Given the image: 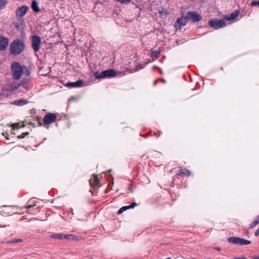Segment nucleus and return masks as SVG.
<instances>
[{
    "label": "nucleus",
    "mask_w": 259,
    "mask_h": 259,
    "mask_svg": "<svg viewBox=\"0 0 259 259\" xmlns=\"http://www.w3.org/2000/svg\"><path fill=\"white\" fill-rule=\"evenodd\" d=\"M17 128H18L19 127L24 126V125L23 124V123H21L17 122Z\"/></svg>",
    "instance_id": "2f4dec72"
},
{
    "label": "nucleus",
    "mask_w": 259,
    "mask_h": 259,
    "mask_svg": "<svg viewBox=\"0 0 259 259\" xmlns=\"http://www.w3.org/2000/svg\"><path fill=\"white\" fill-rule=\"evenodd\" d=\"M180 173L184 175H187L188 176L190 174V172L189 171H187L186 172H184L182 170H180Z\"/></svg>",
    "instance_id": "7c9ffc66"
},
{
    "label": "nucleus",
    "mask_w": 259,
    "mask_h": 259,
    "mask_svg": "<svg viewBox=\"0 0 259 259\" xmlns=\"http://www.w3.org/2000/svg\"><path fill=\"white\" fill-rule=\"evenodd\" d=\"M10 52L13 55H16V41L14 40L10 45Z\"/></svg>",
    "instance_id": "6ab92c4d"
},
{
    "label": "nucleus",
    "mask_w": 259,
    "mask_h": 259,
    "mask_svg": "<svg viewBox=\"0 0 259 259\" xmlns=\"http://www.w3.org/2000/svg\"><path fill=\"white\" fill-rule=\"evenodd\" d=\"M14 209L13 207L10 206H5L3 208V212L6 214H10L11 212H12L11 210Z\"/></svg>",
    "instance_id": "4be33fe9"
},
{
    "label": "nucleus",
    "mask_w": 259,
    "mask_h": 259,
    "mask_svg": "<svg viewBox=\"0 0 259 259\" xmlns=\"http://www.w3.org/2000/svg\"><path fill=\"white\" fill-rule=\"evenodd\" d=\"M251 5L253 6H259V1H253L251 3Z\"/></svg>",
    "instance_id": "c756f323"
},
{
    "label": "nucleus",
    "mask_w": 259,
    "mask_h": 259,
    "mask_svg": "<svg viewBox=\"0 0 259 259\" xmlns=\"http://www.w3.org/2000/svg\"><path fill=\"white\" fill-rule=\"evenodd\" d=\"M257 224H258V223L257 222V220H255L254 221H253L250 225V226H249V228L250 229H252L253 228H254L256 225H257Z\"/></svg>",
    "instance_id": "a878e982"
},
{
    "label": "nucleus",
    "mask_w": 259,
    "mask_h": 259,
    "mask_svg": "<svg viewBox=\"0 0 259 259\" xmlns=\"http://www.w3.org/2000/svg\"><path fill=\"white\" fill-rule=\"evenodd\" d=\"M156 81L155 80V81H154V85H155V84H156Z\"/></svg>",
    "instance_id": "c03bdc74"
},
{
    "label": "nucleus",
    "mask_w": 259,
    "mask_h": 259,
    "mask_svg": "<svg viewBox=\"0 0 259 259\" xmlns=\"http://www.w3.org/2000/svg\"><path fill=\"white\" fill-rule=\"evenodd\" d=\"M253 259H259V256H253Z\"/></svg>",
    "instance_id": "e433bc0d"
},
{
    "label": "nucleus",
    "mask_w": 259,
    "mask_h": 259,
    "mask_svg": "<svg viewBox=\"0 0 259 259\" xmlns=\"http://www.w3.org/2000/svg\"><path fill=\"white\" fill-rule=\"evenodd\" d=\"M214 249L218 250V251H221V248L220 247H215L214 248Z\"/></svg>",
    "instance_id": "f704fd0d"
},
{
    "label": "nucleus",
    "mask_w": 259,
    "mask_h": 259,
    "mask_svg": "<svg viewBox=\"0 0 259 259\" xmlns=\"http://www.w3.org/2000/svg\"><path fill=\"white\" fill-rule=\"evenodd\" d=\"M209 24L210 26L215 29H220L226 26V23L224 20L212 19L209 21Z\"/></svg>",
    "instance_id": "20e7f679"
},
{
    "label": "nucleus",
    "mask_w": 259,
    "mask_h": 259,
    "mask_svg": "<svg viewBox=\"0 0 259 259\" xmlns=\"http://www.w3.org/2000/svg\"><path fill=\"white\" fill-rule=\"evenodd\" d=\"M16 86L15 85V86L12 87L11 88H10L9 90H15L16 89Z\"/></svg>",
    "instance_id": "c9c22d12"
},
{
    "label": "nucleus",
    "mask_w": 259,
    "mask_h": 259,
    "mask_svg": "<svg viewBox=\"0 0 259 259\" xmlns=\"http://www.w3.org/2000/svg\"><path fill=\"white\" fill-rule=\"evenodd\" d=\"M187 18L188 19L193 22H198L201 19V16L196 12H190L188 13Z\"/></svg>",
    "instance_id": "6e6552de"
},
{
    "label": "nucleus",
    "mask_w": 259,
    "mask_h": 259,
    "mask_svg": "<svg viewBox=\"0 0 259 259\" xmlns=\"http://www.w3.org/2000/svg\"><path fill=\"white\" fill-rule=\"evenodd\" d=\"M25 49L24 42L23 40H17V54L21 53Z\"/></svg>",
    "instance_id": "2eb2a0df"
},
{
    "label": "nucleus",
    "mask_w": 259,
    "mask_h": 259,
    "mask_svg": "<svg viewBox=\"0 0 259 259\" xmlns=\"http://www.w3.org/2000/svg\"><path fill=\"white\" fill-rule=\"evenodd\" d=\"M30 71L26 67L20 66L17 63V92H23L29 89L28 81Z\"/></svg>",
    "instance_id": "f257e3e1"
},
{
    "label": "nucleus",
    "mask_w": 259,
    "mask_h": 259,
    "mask_svg": "<svg viewBox=\"0 0 259 259\" xmlns=\"http://www.w3.org/2000/svg\"><path fill=\"white\" fill-rule=\"evenodd\" d=\"M162 81L163 82H165V80H164V79H162Z\"/></svg>",
    "instance_id": "a18cd8bd"
},
{
    "label": "nucleus",
    "mask_w": 259,
    "mask_h": 259,
    "mask_svg": "<svg viewBox=\"0 0 259 259\" xmlns=\"http://www.w3.org/2000/svg\"><path fill=\"white\" fill-rule=\"evenodd\" d=\"M28 135V133L25 132V133H23L21 135L18 136L17 138L21 139V138H24L25 136Z\"/></svg>",
    "instance_id": "bb28decb"
},
{
    "label": "nucleus",
    "mask_w": 259,
    "mask_h": 259,
    "mask_svg": "<svg viewBox=\"0 0 259 259\" xmlns=\"http://www.w3.org/2000/svg\"><path fill=\"white\" fill-rule=\"evenodd\" d=\"M228 240L230 243L239 245H247L251 243V242L248 240L237 237H230Z\"/></svg>",
    "instance_id": "7ed1b4c3"
},
{
    "label": "nucleus",
    "mask_w": 259,
    "mask_h": 259,
    "mask_svg": "<svg viewBox=\"0 0 259 259\" xmlns=\"http://www.w3.org/2000/svg\"><path fill=\"white\" fill-rule=\"evenodd\" d=\"M155 68H157L158 69V68L156 67V66L153 67V69H155Z\"/></svg>",
    "instance_id": "37998d69"
},
{
    "label": "nucleus",
    "mask_w": 259,
    "mask_h": 259,
    "mask_svg": "<svg viewBox=\"0 0 259 259\" xmlns=\"http://www.w3.org/2000/svg\"><path fill=\"white\" fill-rule=\"evenodd\" d=\"M158 69L159 70V72H160V74H162V70L160 69H159V68H158Z\"/></svg>",
    "instance_id": "58836bf2"
},
{
    "label": "nucleus",
    "mask_w": 259,
    "mask_h": 259,
    "mask_svg": "<svg viewBox=\"0 0 259 259\" xmlns=\"http://www.w3.org/2000/svg\"><path fill=\"white\" fill-rule=\"evenodd\" d=\"M51 238H55L57 239H67V240H76L77 239V237L71 234H53L50 236Z\"/></svg>",
    "instance_id": "39448f33"
},
{
    "label": "nucleus",
    "mask_w": 259,
    "mask_h": 259,
    "mask_svg": "<svg viewBox=\"0 0 259 259\" xmlns=\"http://www.w3.org/2000/svg\"><path fill=\"white\" fill-rule=\"evenodd\" d=\"M8 40L7 38L0 37V51L4 50L8 45Z\"/></svg>",
    "instance_id": "f8f14e48"
},
{
    "label": "nucleus",
    "mask_w": 259,
    "mask_h": 259,
    "mask_svg": "<svg viewBox=\"0 0 259 259\" xmlns=\"http://www.w3.org/2000/svg\"><path fill=\"white\" fill-rule=\"evenodd\" d=\"M159 13H160V14L161 15H162L163 14H164V13L165 14V12H160Z\"/></svg>",
    "instance_id": "a19ab883"
},
{
    "label": "nucleus",
    "mask_w": 259,
    "mask_h": 259,
    "mask_svg": "<svg viewBox=\"0 0 259 259\" xmlns=\"http://www.w3.org/2000/svg\"><path fill=\"white\" fill-rule=\"evenodd\" d=\"M27 103H28V102L26 100H25V99L18 100H17V106H21L26 105V104H27Z\"/></svg>",
    "instance_id": "b1692460"
},
{
    "label": "nucleus",
    "mask_w": 259,
    "mask_h": 259,
    "mask_svg": "<svg viewBox=\"0 0 259 259\" xmlns=\"http://www.w3.org/2000/svg\"><path fill=\"white\" fill-rule=\"evenodd\" d=\"M1 126H2V125H0V127H1Z\"/></svg>",
    "instance_id": "de8ad7c7"
},
{
    "label": "nucleus",
    "mask_w": 259,
    "mask_h": 259,
    "mask_svg": "<svg viewBox=\"0 0 259 259\" xmlns=\"http://www.w3.org/2000/svg\"><path fill=\"white\" fill-rule=\"evenodd\" d=\"M116 75V72L113 69L105 70L100 73L99 72H96L94 73V76L97 79L114 77Z\"/></svg>",
    "instance_id": "f03ea898"
},
{
    "label": "nucleus",
    "mask_w": 259,
    "mask_h": 259,
    "mask_svg": "<svg viewBox=\"0 0 259 259\" xmlns=\"http://www.w3.org/2000/svg\"><path fill=\"white\" fill-rule=\"evenodd\" d=\"M83 83L82 80H78L76 82H68L66 86L69 88L79 87Z\"/></svg>",
    "instance_id": "dca6fc26"
},
{
    "label": "nucleus",
    "mask_w": 259,
    "mask_h": 259,
    "mask_svg": "<svg viewBox=\"0 0 259 259\" xmlns=\"http://www.w3.org/2000/svg\"><path fill=\"white\" fill-rule=\"evenodd\" d=\"M99 178L97 175H93V177L90 180V185L92 187L97 186L99 184Z\"/></svg>",
    "instance_id": "f3484780"
},
{
    "label": "nucleus",
    "mask_w": 259,
    "mask_h": 259,
    "mask_svg": "<svg viewBox=\"0 0 259 259\" xmlns=\"http://www.w3.org/2000/svg\"><path fill=\"white\" fill-rule=\"evenodd\" d=\"M41 43V39L38 35H33L32 37V46L35 52L39 51L40 49V45Z\"/></svg>",
    "instance_id": "423d86ee"
},
{
    "label": "nucleus",
    "mask_w": 259,
    "mask_h": 259,
    "mask_svg": "<svg viewBox=\"0 0 259 259\" xmlns=\"http://www.w3.org/2000/svg\"><path fill=\"white\" fill-rule=\"evenodd\" d=\"M28 10V7L23 6L17 10V16L23 17Z\"/></svg>",
    "instance_id": "4468645a"
},
{
    "label": "nucleus",
    "mask_w": 259,
    "mask_h": 259,
    "mask_svg": "<svg viewBox=\"0 0 259 259\" xmlns=\"http://www.w3.org/2000/svg\"><path fill=\"white\" fill-rule=\"evenodd\" d=\"M25 27H26V26H25V22L23 19H17V29L18 28L20 29L22 37H23L25 36V33L24 32V29H25Z\"/></svg>",
    "instance_id": "9b49d317"
},
{
    "label": "nucleus",
    "mask_w": 259,
    "mask_h": 259,
    "mask_svg": "<svg viewBox=\"0 0 259 259\" xmlns=\"http://www.w3.org/2000/svg\"><path fill=\"white\" fill-rule=\"evenodd\" d=\"M12 73L13 74V76L14 78H16V62H14L12 63Z\"/></svg>",
    "instance_id": "aec40b11"
},
{
    "label": "nucleus",
    "mask_w": 259,
    "mask_h": 259,
    "mask_svg": "<svg viewBox=\"0 0 259 259\" xmlns=\"http://www.w3.org/2000/svg\"><path fill=\"white\" fill-rule=\"evenodd\" d=\"M32 9L35 12H37L39 11L37 3L35 1L32 2Z\"/></svg>",
    "instance_id": "412c9836"
},
{
    "label": "nucleus",
    "mask_w": 259,
    "mask_h": 259,
    "mask_svg": "<svg viewBox=\"0 0 259 259\" xmlns=\"http://www.w3.org/2000/svg\"><path fill=\"white\" fill-rule=\"evenodd\" d=\"M144 65H143L142 64H139L137 66L135 69H129L128 71L130 73H133V72H135V71H139V70L143 69L144 68Z\"/></svg>",
    "instance_id": "5701e85b"
},
{
    "label": "nucleus",
    "mask_w": 259,
    "mask_h": 259,
    "mask_svg": "<svg viewBox=\"0 0 259 259\" xmlns=\"http://www.w3.org/2000/svg\"><path fill=\"white\" fill-rule=\"evenodd\" d=\"M136 205H137V203L136 202H133L130 205L123 206L118 210V213L120 214L128 209L134 208Z\"/></svg>",
    "instance_id": "a211bd4d"
},
{
    "label": "nucleus",
    "mask_w": 259,
    "mask_h": 259,
    "mask_svg": "<svg viewBox=\"0 0 259 259\" xmlns=\"http://www.w3.org/2000/svg\"><path fill=\"white\" fill-rule=\"evenodd\" d=\"M15 125V123L12 124V126H9V128H10V130L6 132V133H3V135L6 138L7 140H11L12 142L14 143L15 140V133L12 132V131L14 130V126Z\"/></svg>",
    "instance_id": "0eeeda50"
},
{
    "label": "nucleus",
    "mask_w": 259,
    "mask_h": 259,
    "mask_svg": "<svg viewBox=\"0 0 259 259\" xmlns=\"http://www.w3.org/2000/svg\"><path fill=\"white\" fill-rule=\"evenodd\" d=\"M239 11H236L231 14L230 15L225 16L224 17V20L226 21L232 20L236 19L239 16Z\"/></svg>",
    "instance_id": "ddd939ff"
},
{
    "label": "nucleus",
    "mask_w": 259,
    "mask_h": 259,
    "mask_svg": "<svg viewBox=\"0 0 259 259\" xmlns=\"http://www.w3.org/2000/svg\"><path fill=\"white\" fill-rule=\"evenodd\" d=\"M116 1L119 2L120 3H122V4H126V3H129L130 2V0H116Z\"/></svg>",
    "instance_id": "cd10ccee"
},
{
    "label": "nucleus",
    "mask_w": 259,
    "mask_h": 259,
    "mask_svg": "<svg viewBox=\"0 0 259 259\" xmlns=\"http://www.w3.org/2000/svg\"><path fill=\"white\" fill-rule=\"evenodd\" d=\"M7 3V0H0V10L4 9Z\"/></svg>",
    "instance_id": "393cba45"
},
{
    "label": "nucleus",
    "mask_w": 259,
    "mask_h": 259,
    "mask_svg": "<svg viewBox=\"0 0 259 259\" xmlns=\"http://www.w3.org/2000/svg\"><path fill=\"white\" fill-rule=\"evenodd\" d=\"M254 235L255 236H258L259 235V228L255 231Z\"/></svg>",
    "instance_id": "473e14b6"
},
{
    "label": "nucleus",
    "mask_w": 259,
    "mask_h": 259,
    "mask_svg": "<svg viewBox=\"0 0 259 259\" xmlns=\"http://www.w3.org/2000/svg\"><path fill=\"white\" fill-rule=\"evenodd\" d=\"M256 220H257V222H258V224H259V215L257 217V218H256Z\"/></svg>",
    "instance_id": "4c0bfd02"
},
{
    "label": "nucleus",
    "mask_w": 259,
    "mask_h": 259,
    "mask_svg": "<svg viewBox=\"0 0 259 259\" xmlns=\"http://www.w3.org/2000/svg\"><path fill=\"white\" fill-rule=\"evenodd\" d=\"M187 17L182 16L177 19L175 23V27L176 29H180L183 26H184L188 22Z\"/></svg>",
    "instance_id": "1a4fd4ad"
},
{
    "label": "nucleus",
    "mask_w": 259,
    "mask_h": 259,
    "mask_svg": "<svg viewBox=\"0 0 259 259\" xmlns=\"http://www.w3.org/2000/svg\"><path fill=\"white\" fill-rule=\"evenodd\" d=\"M21 241H22L21 239H17V242H21Z\"/></svg>",
    "instance_id": "79ce46f5"
},
{
    "label": "nucleus",
    "mask_w": 259,
    "mask_h": 259,
    "mask_svg": "<svg viewBox=\"0 0 259 259\" xmlns=\"http://www.w3.org/2000/svg\"><path fill=\"white\" fill-rule=\"evenodd\" d=\"M234 259H247V258L244 256H242V257H235Z\"/></svg>",
    "instance_id": "72a5a7b5"
},
{
    "label": "nucleus",
    "mask_w": 259,
    "mask_h": 259,
    "mask_svg": "<svg viewBox=\"0 0 259 259\" xmlns=\"http://www.w3.org/2000/svg\"><path fill=\"white\" fill-rule=\"evenodd\" d=\"M152 54L153 56L157 57L158 56V55L159 54V52L155 51H152Z\"/></svg>",
    "instance_id": "c85d7f7f"
},
{
    "label": "nucleus",
    "mask_w": 259,
    "mask_h": 259,
    "mask_svg": "<svg viewBox=\"0 0 259 259\" xmlns=\"http://www.w3.org/2000/svg\"><path fill=\"white\" fill-rule=\"evenodd\" d=\"M33 205H28V206H27V207H28V208H31V207H33Z\"/></svg>",
    "instance_id": "ea45409f"
},
{
    "label": "nucleus",
    "mask_w": 259,
    "mask_h": 259,
    "mask_svg": "<svg viewBox=\"0 0 259 259\" xmlns=\"http://www.w3.org/2000/svg\"><path fill=\"white\" fill-rule=\"evenodd\" d=\"M165 259H170V257H167V258H166Z\"/></svg>",
    "instance_id": "49530a36"
},
{
    "label": "nucleus",
    "mask_w": 259,
    "mask_h": 259,
    "mask_svg": "<svg viewBox=\"0 0 259 259\" xmlns=\"http://www.w3.org/2000/svg\"><path fill=\"white\" fill-rule=\"evenodd\" d=\"M56 119V116L54 113L47 114L43 119L45 124H49L53 122Z\"/></svg>",
    "instance_id": "9d476101"
}]
</instances>
